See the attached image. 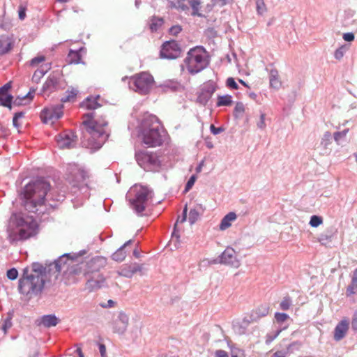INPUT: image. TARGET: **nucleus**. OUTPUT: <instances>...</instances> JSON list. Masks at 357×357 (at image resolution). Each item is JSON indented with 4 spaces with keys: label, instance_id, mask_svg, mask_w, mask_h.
Listing matches in <instances>:
<instances>
[{
    "label": "nucleus",
    "instance_id": "c9c22d12",
    "mask_svg": "<svg viewBox=\"0 0 357 357\" xmlns=\"http://www.w3.org/2000/svg\"><path fill=\"white\" fill-rule=\"evenodd\" d=\"M323 222H324L323 218L321 216L312 215L310 218L309 224L312 227H317L319 225H322Z\"/></svg>",
    "mask_w": 357,
    "mask_h": 357
},
{
    "label": "nucleus",
    "instance_id": "e433bc0d",
    "mask_svg": "<svg viewBox=\"0 0 357 357\" xmlns=\"http://www.w3.org/2000/svg\"><path fill=\"white\" fill-rule=\"evenodd\" d=\"M199 213L196 208L191 209L189 213L188 220L191 225L196 222L199 218Z\"/></svg>",
    "mask_w": 357,
    "mask_h": 357
},
{
    "label": "nucleus",
    "instance_id": "aec40b11",
    "mask_svg": "<svg viewBox=\"0 0 357 357\" xmlns=\"http://www.w3.org/2000/svg\"><path fill=\"white\" fill-rule=\"evenodd\" d=\"M174 6H178L182 9L188 8L191 6L194 10L197 9L199 3L198 0H169Z\"/></svg>",
    "mask_w": 357,
    "mask_h": 357
},
{
    "label": "nucleus",
    "instance_id": "f257e3e1",
    "mask_svg": "<svg viewBox=\"0 0 357 357\" xmlns=\"http://www.w3.org/2000/svg\"><path fill=\"white\" fill-rule=\"evenodd\" d=\"M82 123L86 128L84 145L93 150L100 149L109 137L107 132V121L98 117L95 112H90L83 116Z\"/></svg>",
    "mask_w": 357,
    "mask_h": 357
},
{
    "label": "nucleus",
    "instance_id": "2f4dec72",
    "mask_svg": "<svg viewBox=\"0 0 357 357\" xmlns=\"http://www.w3.org/2000/svg\"><path fill=\"white\" fill-rule=\"evenodd\" d=\"M270 307L267 305H261L259 306L254 313L256 314L257 318H261L266 316L269 313Z\"/></svg>",
    "mask_w": 357,
    "mask_h": 357
},
{
    "label": "nucleus",
    "instance_id": "72a5a7b5",
    "mask_svg": "<svg viewBox=\"0 0 357 357\" xmlns=\"http://www.w3.org/2000/svg\"><path fill=\"white\" fill-rule=\"evenodd\" d=\"M164 86L167 89H170L173 91H180L183 89L181 84L176 81H169L164 85Z\"/></svg>",
    "mask_w": 357,
    "mask_h": 357
},
{
    "label": "nucleus",
    "instance_id": "c03bdc74",
    "mask_svg": "<svg viewBox=\"0 0 357 357\" xmlns=\"http://www.w3.org/2000/svg\"><path fill=\"white\" fill-rule=\"evenodd\" d=\"M348 131H349V130L347 129V130H342L341 132H335L334 133V139H335V141L337 144H339L340 140L347 135Z\"/></svg>",
    "mask_w": 357,
    "mask_h": 357
},
{
    "label": "nucleus",
    "instance_id": "0e129e2a",
    "mask_svg": "<svg viewBox=\"0 0 357 357\" xmlns=\"http://www.w3.org/2000/svg\"><path fill=\"white\" fill-rule=\"evenodd\" d=\"M43 75H44V73H43V72L42 70H36V71L34 73V74H33V78H32V79H33V80H36V79H37L38 77L39 78L40 77L43 76Z\"/></svg>",
    "mask_w": 357,
    "mask_h": 357
},
{
    "label": "nucleus",
    "instance_id": "423d86ee",
    "mask_svg": "<svg viewBox=\"0 0 357 357\" xmlns=\"http://www.w3.org/2000/svg\"><path fill=\"white\" fill-rule=\"evenodd\" d=\"M45 277L40 271L33 270L32 273H29L25 269L22 277L19 280L20 292L29 298L40 294L45 285Z\"/></svg>",
    "mask_w": 357,
    "mask_h": 357
},
{
    "label": "nucleus",
    "instance_id": "473e14b6",
    "mask_svg": "<svg viewBox=\"0 0 357 357\" xmlns=\"http://www.w3.org/2000/svg\"><path fill=\"white\" fill-rule=\"evenodd\" d=\"M332 136L330 132H326L321 139V146L324 150L328 149V146L331 144Z\"/></svg>",
    "mask_w": 357,
    "mask_h": 357
},
{
    "label": "nucleus",
    "instance_id": "864d4df0",
    "mask_svg": "<svg viewBox=\"0 0 357 357\" xmlns=\"http://www.w3.org/2000/svg\"><path fill=\"white\" fill-rule=\"evenodd\" d=\"M231 357H243V352L242 350L235 349L231 350Z\"/></svg>",
    "mask_w": 357,
    "mask_h": 357
},
{
    "label": "nucleus",
    "instance_id": "dca6fc26",
    "mask_svg": "<svg viewBox=\"0 0 357 357\" xmlns=\"http://www.w3.org/2000/svg\"><path fill=\"white\" fill-rule=\"evenodd\" d=\"M129 323L128 316L124 312H120L113 323V331L116 333L123 334L127 329Z\"/></svg>",
    "mask_w": 357,
    "mask_h": 357
},
{
    "label": "nucleus",
    "instance_id": "c85d7f7f",
    "mask_svg": "<svg viewBox=\"0 0 357 357\" xmlns=\"http://www.w3.org/2000/svg\"><path fill=\"white\" fill-rule=\"evenodd\" d=\"M58 81L56 78L54 77H49L43 86V91H46L54 90L56 87Z\"/></svg>",
    "mask_w": 357,
    "mask_h": 357
},
{
    "label": "nucleus",
    "instance_id": "6e6d98bb",
    "mask_svg": "<svg viewBox=\"0 0 357 357\" xmlns=\"http://www.w3.org/2000/svg\"><path fill=\"white\" fill-rule=\"evenodd\" d=\"M215 357H229V355L227 351L219 349L216 350L215 352Z\"/></svg>",
    "mask_w": 357,
    "mask_h": 357
},
{
    "label": "nucleus",
    "instance_id": "6ab92c4d",
    "mask_svg": "<svg viewBox=\"0 0 357 357\" xmlns=\"http://www.w3.org/2000/svg\"><path fill=\"white\" fill-rule=\"evenodd\" d=\"M13 47V40L6 36L0 37V54L8 53Z\"/></svg>",
    "mask_w": 357,
    "mask_h": 357
},
{
    "label": "nucleus",
    "instance_id": "13d9d810",
    "mask_svg": "<svg viewBox=\"0 0 357 357\" xmlns=\"http://www.w3.org/2000/svg\"><path fill=\"white\" fill-rule=\"evenodd\" d=\"M351 328L354 331H357V312H356L351 320Z\"/></svg>",
    "mask_w": 357,
    "mask_h": 357
},
{
    "label": "nucleus",
    "instance_id": "79ce46f5",
    "mask_svg": "<svg viewBox=\"0 0 357 357\" xmlns=\"http://www.w3.org/2000/svg\"><path fill=\"white\" fill-rule=\"evenodd\" d=\"M282 330H278L273 333L268 334L266 337V344H268L272 342L280 334Z\"/></svg>",
    "mask_w": 357,
    "mask_h": 357
},
{
    "label": "nucleus",
    "instance_id": "338daca9",
    "mask_svg": "<svg viewBox=\"0 0 357 357\" xmlns=\"http://www.w3.org/2000/svg\"><path fill=\"white\" fill-rule=\"evenodd\" d=\"M181 31V29L178 26H173L170 29V32L173 34H176Z\"/></svg>",
    "mask_w": 357,
    "mask_h": 357
},
{
    "label": "nucleus",
    "instance_id": "de8ad7c7",
    "mask_svg": "<svg viewBox=\"0 0 357 357\" xmlns=\"http://www.w3.org/2000/svg\"><path fill=\"white\" fill-rule=\"evenodd\" d=\"M33 99V96L31 95V92L28 93L26 96H24L22 98H17L14 101V104L16 105H22L23 104L22 102L25 100H29V101Z\"/></svg>",
    "mask_w": 357,
    "mask_h": 357
},
{
    "label": "nucleus",
    "instance_id": "3c124183",
    "mask_svg": "<svg viewBox=\"0 0 357 357\" xmlns=\"http://www.w3.org/2000/svg\"><path fill=\"white\" fill-rule=\"evenodd\" d=\"M63 257L64 256L61 257L58 261H56L54 263V268H55L56 272H57L58 273L61 271V264L63 263Z\"/></svg>",
    "mask_w": 357,
    "mask_h": 357
},
{
    "label": "nucleus",
    "instance_id": "7c9ffc66",
    "mask_svg": "<svg viewBox=\"0 0 357 357\" xmlns=\"http://www.w3.org/2000/svg\"><path fill=\"white\" fill-rule=\"evenodd\" d=\"M78 93V90L75 88H71L70 89L66 91V97L61 99V101L63 102H73Z\"/></svg>",
    "mask_w": 357,
    "mask_h": 357
},
{
    "label": "nucleus",
    "instance_id": "39448f33",
    "mask_svg": "<svg viewBox=\"0 0 357 357\" xmlns=\"http://www.w3.org/2000/svg\"><path fill=\"white\" fill-rule=\"evenodd\" d=\"M183 63L188 73L195 75L209 66L210 56L204 47L196 46L189 50Z\"/></svg>",
    "mask_w": 357,
    "mask_h": 357
},
{
    "label": "nucleus",
    "instance_id": "a878e982",
    "mask_svg": "<svg viewBox=\"0 0 357 357\" xmlns=\"http://www.w3.org/2000/svg\"><path fill=\"white\" fill-rule=\"evenodd\" d=\"M279 73L277 70H271L270 72V85L275 89H279L281 86Z\"/></svg>",
    "mask_w": 357,
    "mask_h": 357
},
{
    "label": "nucleus",
    "instance_id": "09e8293b",
    "mask_svg": "<svg viewBox=\"0 0 357 357\" xmlns=\"http://www.w3.org/2000/svg\"><path fill=\"white\" fill-rule=\"evenodd\" d=\"M18 272L15 268H11L7 271V277L10 280H15L17 278Z\"/></svg>",
    "mask_w": 357,
    "mask_h": 357
},
{
    "label": "nucleus",
    "instance_id": "9b49d317",
    "mask_svg": "<svg viewBox=\"0 0 357 357\" xmlns=\"http://www.w3.org/2000/svg\"><path fill=\"white\" fill-rule=\"evenodd\" d=\"M63 105L58 104L44 108L40 113V118L43 122L47 123H53L63 116Z\"/></svg>",
    "mask_w": 357,
    "mask_h": 357
},
{
    "label": "nucleus",
    "instance_id": "37998d69",
    "mask_svg": "<svg viewBox=\"0 0 357 357\" xmlns=\"http://www.w3.org/2000/svg\"><path fill=\"white\" fill-rule=\"evenodd\" d=\"M24 112H17V113H15L14 117H13V125L15 128H19L20 126H21V123H20L18 122L19 119H22V117H24Z\"/></svg>",
    "mask_w": 357,
    "mask_h": 357
},
{
    "label": "nucleus",
    "instance_id": "f03ea898",
    "mask_svg": "<svg viewBox=\"0 0 357 357\" xmlns=\"http://www.w3.org/2000/svg\"><path fill=\"white\" fill-rule=\"evenodd\" d=\"M50 185L39 179L26 184L19 192L18 198L21 204L29 212L36 213L38 207L45 203V199L50 190Z\"/></svg>",
    "mask_w": 357,
    "mask_h": 357
},
{
    "label": "nucleus",
    "instance_id": "f8f14e48",
    "mask_svg": "<svg viewBox=\"0 0 357 357\" xmlns=\"http://www.w3.org/2000/svg\"><path fill=\"white\" fill-rule=\"evenodd\" d=\"M180 54L181 48L176 41H167L162 45L160 50V56L162 58L174 59L178 58Z\"/></svg>",
    "mask_w": 357,
    "mask_h": 357
},
{
    "label": "nucleus",
    "instance_id": "052dcab7",
    "mask_svg": "<svg viewBox=\"0 0 357 357\" xmlns=\"http://www.w3.org/2000/svg\"><path fill=\"white\" fill-rule=\"evenodd\" d=\"M99 350L101 354V357H107L106 356V347L103 344H99Z\"/></svg>",
    "mask_w": 357,
    "mask_h": 357
},
{
    "label": "nucleus",
    "instance_id": "c756f323",
    "mask_svg": "<svg viewBox=\"0 0 357 357\" xmlns=\"http://www.w3.org/2000/svg\"><path fill=\"white\" fill-rule=\"evenodd\" d=\"M232 104V98L229 95L219 96L218 97L217 106H229Z\"/></svg>",
    "mask_w": 357,
    "mask_h": 357
},
{
    "label": "nucleus",
    "instance_id": "bb28decb",
    "mask_svg": "<svg viewBox=\"0 0 357 357\" xmlns=\"http://www.w3.org/2000/svg\"><path fill=\"white\" fill-rule=\"evenodd\" d=\"M164 24V20L162 17H152L149 22V28L151 31H157Z\"/></svg>",
    "mask_w": 357,
    "mask_h": 357
},
{
    "label": "nucleus",
    "instance_id": "4c0bfd02",
    "mask_svg": "<svg viewBox=\"0 0 357 357\" xmlns=\"http://www.w3.org/2000/svg\"><path fill=\"white\" fill-rule=\"evenodd\" d=\"M333 233L330 232L329 234H321L319 237V241L321 244H326V243L331 242L333 238Z\"/></svg>",
    "mask_w": 357,
    "mask_h": 357
},
{
    "label": "nucleus",
    "instance_id": "20e7f679",
    "mask_svg": "<svg viewBox=\"0 0 357 357\" xmlns=\"http://www.w3.org/2000/svg\"><path fill=\"white\" fill-rule=\"evenodd\" d=\"M163 130L158 118L148 115L141 123L139 137L142 142L149 146H160L163 142Z\"/></svg>",
    "mask_w": 357,
    "mask_h": 357
},
{
    "label": "nucleus",
    "instance_id": "cd10ccee",
    "mask_svg": "<svg viewBox=\"0 0 357 357\" xmlns=\"http://www.w3.org/2000/svg\"><path fill=\"white\" fill-rule=\"evenodd\" d=\"M13 97L8 93L0 89V105L4 107L11 108V102Z\"/></svg>",
    "mask_w": 357,
    "mask_h": 357
},
{
    "label": "nucleus",
    "instance_id": "e2e57ef3",
    "mask_svg": "<svg viewBox=\"0 0 357 357\" xmlns=\"http://www.w3.org/2000/svg\"><path fill=\"white\" fill-rule=\"evenodd\" d=\"M11 326V321L9 319H7L5 321L3 325L2 326V330L6 333L7 331V329L9 328Z\"/></svg>",
    "mask_w": 357,
    "mask_h": 357
},
{
    "label": "nucleus",
    "instance_id": "4d7b16f0",
    "mask_svg": "<svg viewBox=\"0 0 357 357\" xmlns=\"http://www.w3.org/2000/svg\"><path fill=\"white\" fill-rule=\"evenodd\" d=\"M19 18L21 20H23L26 17V8L22 6H20L19 8Z\"/></svg>",
    "mask_w": 357,
    "mask_h": 357
},
{
    "label": "nucleus",
    "instance_id": "f3484780",
    "mask_svg": "<svg viewBox=\"0 0 357 357\" xmlns=\"http://www.w3.org/2000/svg\"><path fill=\"white\" fill-rule=\"evenodd\" d=\"M221 260L223 263L229 264L234 267L240 266V261L237 259L236 252L231 248H227L221 255Z\"/></svg>",
    "mask_w": 357,
    "mask_h": 357
},
{
    "label": "nucleus",
    "instance_id": "8fccbe9b",
    "mask_svg": "<svg viewBox=\"0 0 357 357\" xmlns=\"http://www.w3.org/2000/svg\"><path fill=\"white\" fill-rule=\"evenodd\" d=\"M227 86L233 89H238V84H236V82H235V80L233 77H229L227 79Z\"/></svg>",
    "mask_w": 357,
    "mask_h": 357
},
{
    "label": "nucleus",
    "instance_id": "a18cd8bd",
    "mask_svg": "<svg viewBox=\"0 0 357 357\" xmlns=\"http://www.w3.org/2000/svg\"><path fill=\"white\" fill-rule=\"evenodd\" d=\"M288 318L289 316L285 313L276 312L275 314V319L280 323L285 321Z\"/></svg>",
    "mask_w": 357,
    "mask_h": 357
},
{
    "label": "nucleus",
    "instance_id": "680f3d73",
    "mask_svg": "<svg viewBox=\"0 0 357 357\" xmlns=\"http://www.w3.org/2000/svg\"><path fill=\"white\" fill-rule=\"evenodd\" d=\"M287 352L282 351H277L273 354L271 357H286Z\"/></svg>",
    "mask_w": 357,
    "mask_h": 357
},
{
    "label": "nucleus",
    "instance_id": "412c9836",
    "mask_svg": "<svg viewBox=\"0 0 357 357\" xmlns=\"http://www.w3.org/2000/svg\"><path fill=\"white\" fill-rule=\"evenodd\" d=\"M85 49L82 47L78 50H70L68 54V62L70 64H78L82 62L81 52L84 51Z\"/></svg>",
    "mask_w": 357,
    "mask_h": 357
},
{
    "label": "nucleus",
    "instance_id": "5701e85b",
    "mask_svg": "<svg viewBox=\"0 0 357 357\" xmlns=\"http://www.w3.org/2000/svg\"><path fill=\"white\" fill-rule=\"evenodd\" d=\"M98 99L99 96L89 97L82 102V106L87 109H96L101 106L98 102Z\"/></svg>",
    "mask_w": 357,
    "mask_h": 357
},
{
    "label": "nucleus",
    "instance_id": "f704fd0d",
    "mask_svg": "<svg viewBox=\"0 0 357 357\" xmlns=\"http://www.w3.org/2000/svg\"><path fill=\"white\" fill-rule=\"evenodd\" d=\"M126 257V252L124 248L121 247L113 255L112 259L116 261H122Z\"/></svg>",
    "mask_w": 357,
    "mask_h": 357
},
{
    "label": "nucleus",
    "instance_id": "69168bd1",
    "mask_svg": "<svg viewBox=\"0 0 357 357\" xmlns=\"http://www.w3.org/2000/svg\"><path fill=\"white\" fill-rule=\"evenodd\" d=\"M10 88H11V82H9L6 83L3 87L0 88V89L6 93H8V91L10 89Z\"/></svg>",
    "mask_w": 357,
    "mask_h": 357
},
{
    "label": "nucleus",
    "instance_id": "a19ab883",
    "mask_svg": "<svg viewBox=\"0 0 357 357\" xmlns=\"http://www.w3.org/2000/svg\"><path fill=\"white\" fill-rule=\"evenodd\" d=\"M257 10L259 14L262 15L266 11V6L264 0H256Z\"/></svg>",
    "mask_w": 357,
    "mask_h": 357
},
{
    "label": "nucleus",
    "instance_id": "393cba45",
    "mask_svg": "<svg viewBox=\"0 0 357 357\" xmlns=\"http://www.w3.org/2000/svg\"><path fill=\"white\" fill-rule=\"evenodd\" d=\"M357 293V268L354 271L351 282L347 288V295L351 296Z\"/></svg>",
    "mask_w": 357,
    "mask_h": 357
},
{
    "label": "nucleus",
    "instance_id": "ea45409f",
    "mask_svg": "<svg viewBox=\"0 0 357 357\" xmlns=\"http://www.w3.org/2000/svg\"><path fill=\"white\" fill-rule=\"evenodd\" d=\"M346 50L347 47L345 45H342L341 47H340L338 49L335 50L334 53L335 58L337 60H341L343 58Z\"/></svg>",
    "mask_w": 357,
    "mask_h": 357
},
{
    "label": "nucleus",
    "instance_id": "1a4fd4ad",
    "mask_svg": "<svg viewBox=\"0 0 357 357\" xmlns=\"http://www.w3.org/2000/svg\"><path fill=\"white\" fill-rule=\"evenodd\" d=\"M153 77L149 73L142 72L130 77V88L142 95L148 94L153 87Z\"/></svg>",
    "mask_w": 357,
    "mask_h": 357
},
{
    "label": "nucleus",
    "instance_id": "4468645a",
    "mask_svg": "<svg viewBox=\"0 0 357 357\" xmlns=\"http://www.w3.org/2000/svg\"><path fill=\"white\" fill-rule=\"evenodd\" d=\"M70 175L67 177V179L69 183H72L74 186L79 185V183L83 182L86 178H88L87 173L85 171L79 169L75 165L70 166Z\"/></svg>",
    "mask_w": 357,
    "mask_h": 357
},
{
    "label": "nucleus",
    "instance_id": "9d476101",
    "mask_svg": "<svg viewBox=\"0 0 357 357\" xmlns=\"http://www.w3.org/2000/svg\"><path fill=\"white\" fill-rule=\"evenodd\" d=\"M135 159L138 165L147 171L156 170L160 166L158 157L154 152L138 151L135 153Z\"/></svg>",
    "mask_w": 357,
    "mask_h": 357
},
{
    "label": "nucleus",
    "instance_id": "b1692460",
    "mask_svg": "<svg viewBox=\"0 0 357 357\" xmlns=\"http://www.w3.org/2000/svg\"><path fill=\"white\" fill-rule=\"evenodd\" d=\"M58 324V319L55 315L49 314L44 315L41 317L40 324L43 325L45 327L50 328L55 326Z\"/></svg>",
    "mask_w": 357,
    "mask_h": 357
},
{
    "label": "nucleus",
    "instance_id": "774afa93",
    "mask_svg": "<svg viewBox=\"0 0 357 357\" xmlns=\"http://www.w3.org/2000/svg\"><path fill=\"white\" fill-rule=\"evenodd\" d=\"M235 109L238 112H243L244 111L243 105L242 104L238 103L236 105Z\"/></svg>",
    "mask_w": 357,
    "mask_h": 357
},
{
    "label": "nucleus",
    "instance_id": "5fc2aeb1",
    "mask_svg": "<svg viewBox=\"0 0 357 357\" xmlns=\"http://www.w3.org/2000/svg\"><path fill=\"white\" fill-rule=\"evenodd\" d=\"M343 39L347 42L353 41L354 40V34L353 33H344Z\"/></svg>",
    "mask_w": 357,
    "mask_h": 357
},
{
    "label": "nucleus",
    "instance_id": "2eb2a0df",
    "mask_svg": "<svg viewBox=\"0 0 357 357\" xmlns=\"http://www.w3.org/2000/svg\"><path fill=\"white\" fill-rule=\"evenodd\" d=\"M349 329V321L347 318H343L337 323L333 331V339L339 342L344 339Z\"/></svg>",
    "mask_w": 357,
    "mask_h": 357
},
{
    "label": "nucleus",
    "instance_id": "58836bf2",
    "mask_svg": "<svg viewBox=\"0 0 357 357\" xmlns=\"http://www.w3.org/2000/svg\"><path fill=\"white\" fill-rule=\"evenodd\" d=\"M291 305V300L289 296L283 298L280 303V309L282 310H288Z\"/></svg>",
    "mask_w": 357,
    "mask_h": 357
},
{
    "label": "nucleus",
    "instance_id": "603ef678",
    "mask_svg": "<svg viewBox=\"0 0 357 357\" xmlns=\"http://www.w3.org/2000/svg\"><path fill=\"white\" fill-rule=\"evenodd\" d=\"M195 176H192L190 179L188 180V181L186 183V185H185V191H188L192 187V185H194L195 182Z\"/></svg>",
    "mask_w": 357,
    "mask_h": 357
},
{
    "label": "nucleus",
    "instance_id": "0eeeda50",
    "mask_svg": "<svg viewBox=\"0 0 357 357\" xmlns=\"http://www.w3.org/2000/svg\"><path fill=\"white\" fill-rule=\"evenodd\" d=\"M106 260L102 257L92 259L87 264L86 288L90 291L102 288L106 284L105 278L100 273V269L105 266Z\"/></svg>",
    "mask_w": 357,
    "mask_h": 357
},
{
    "label": "nucleus",
    "instance_id": "a211bd4d",
    "mask_svg": "<svg viewBox=\"0 0 357 357\" xmlns=\"http://www.w3.org/2000/svg\"><path fill=\"white\" fill-rule=\"evenodd\" d=\"M142 270V265L137 264H126L118 271V274L123 277L131 278L137 272H140Z\"/></svg>",
    "mask_w": 357,
    "mask_h": 357
},
{
    "label": "nucleus",
    "instance_id": "49530a36",
    "mask_svg": "<svg viewBox=\"0 0 357 357\" xmlns=\"http://www.w3.org/2000/svg\"><path fill=\"white\" fill-rule=\"evenodd\" d=\"M45 57L44 56H38L36 57H34L33 59H32L31 60V66H38L39 63L45 61Z\"/></svg>",
    "mask_w": 357,
    "mask_h": 357
},
{
    "label": "nucleus",
    "instance_id": "ddd939ff",
    "mask_svg": "<svg viewBox=\"0 0 357 357\" xmlns=\"http://www.w3.org/2000/svg\"><path fill=\"white\" fill-rule=\"evenodd\" d=\"M76 136L71 131H65L56 137V141L60 149H71L76 144Z\"/></svg>",
    "mask_w": 357,
    "mask_h": 357
},
{
    "label": "nucleus",
    "instance_id": "7ed1b4c3",
    "mask_svg": "<svg viewBox=\"0 0 357 357\" xmlns=\"http://www.w3.org/2000/svg\"><path fill=\"white\" fill-rule=\"evenodd\" d=\"M38 229V223L32 216L13 215L7 229L8 240L13 243L29 239L37 234Z\"/></svg>",
    "mask_w": 357,
    "mask_h": 357
},
{
    "label": "nucleus",
    "instance_id": "6e6552de",
    "mask_svg": "<svg viewBox=\"0 0 357 357\" xmlns=\"http://www.w3.org/2000/svg\"><path fill=\"white\" fill-rule=\"evenodd\" d=\"M129 195L130 204L132 208L137 213H142L147 205V202L153 197V192L147 187L135 185L131 188Z\"/></svg>",
    "mask_w": 357,
    "mask_h": 357
},
{
    "label": "nucleus",
    "instance_id": "bf43d9fd",
    "mask_svg": "<svg viewBox=\"0 0 357 357\" xmlns=\"http://www.w3.org/2000/svg\"><path fill=\"white\" fill-rule=\"evenodd\" d=\"M210 130L213 135H218L222 131H223V129L222 128H216L215 127L214 125L211 126Z\"/></svg>",
    "mask_w": 357,
    "mask_h": 357
},
{
    "label": "nucleus",
    "instance_id": "4be33fe9",
    "mask_svg": "<svg viewBox=\"0 0 357 357\" xmlns=\"http://www.w3.org/2000/svg\"><path fill=\"white\" fill-rule=\"evenodd\" d=\"M236 218V214L234 212H230L227 214L221 220L220 229L225 230L231 227L232 222H234Z\"/></svg>",
    "mask_w": 357,
    "mask_h": 357
}]
</instances>
